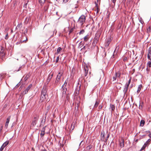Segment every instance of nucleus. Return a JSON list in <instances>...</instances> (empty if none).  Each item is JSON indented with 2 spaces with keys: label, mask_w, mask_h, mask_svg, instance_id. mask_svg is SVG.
I'll return each mask as SVG.
<instances>
[{
  "label": "nucleus",
  "mask_w": 151,
  "mask_h": 151,
  "mask_svg": "<svg viewBox=\"0 0 151 151\" xmlns=\"http://www.w3.org/2000/svg\"><path fill=\"white\" fill-rule=\"evenodd\" d=\"M86 17L85 15H82L79 18L78 21V23L81 26H82L83 24L85 22Z\"/></svg>",
  "instance_id": "1"
},
{
  "label": "nucleus",
  "mask_w": 151,
  "mask_h": 151,
  "mask_svg": "<svg viewBox=\"0 0 151 151\" xmlns=\"http://www.w3.org/2000/svg\"><path fill=\"white\" fill-rule=\"evenodd\" d=\"M100 34L99 33L96 34L94 39L93 42L94 44H96L98 41L100 37Z\"/></svg>",
  "instance_id": "2"
},
{
  "label": "nucleus",
  "mask_w": 151,
  "mask_h": 151,
  "mask_svg": "<svg viewBox=\"0 0 151 151\" xmlns=\"http://www.w3.org/2000/svg\"><path fill=\"white\" fill-rule=\"evenodd\" d=\"M32 85L31 84H30L26 89L23 91L22 93L23 95H25L27 93L28 91L32 87Z\"/></svg>",
  "instance_id": "3"
},
{
  "label": "nucleus",
  "mask_w": 151,
  "mask_h": 151,
  "mask_svg": "<svg viewBox=\"0 0 151 151\" xmlns=\"http://www.w3.org/2000/svg\"><path fill=\"white\" fill-rule=\"evenodd\" d=\"M47 96H48L47 94H41L40 99V100L42 102L46 101Z\"/></svg>",
  "instance_id": "4"
},
{
  "label": "nucleus",
  "mask_w": 151,
  "mask_h": 151,
  "mask_svg": "<svg viewBox=\"0 0 151 151\" xmlns=\"http://www.w3.org/2000/svg\"><path fill=\"white\" fill-rule=\"evenodd\" d=\"M0 52V55L1 57V58H3L5 57V53L4 52V48L3 47H1Z\"/></svg>",
  "instance_id": "5"
},
{
  "label": "nucleus",
  "mask_w": 151,
  "mask_h": 151,
  "mask_svg": "<svg viewBox=\"0 0 151 151\" xmlns=\"http://www.w3.org/2000/svg\"><path fill=\"white\" fill-rule=\"evenodd\" d=\"M62 97L65 98L67 91V88L65 87H62Z\"/></svg>",
  "instance_id": "6"
},
{
  "label": "nucleus",
  "mask_w": 151,
  "mask_h": 151,
  "mask_svg": "<svg viewBox=\"0 0 151 151\" xmlns=\"http://www.w3.org/2000/svg\"><path fill=\"white\" fill-rule=\"evenodd\" d=\"M151 141V139H149L145 143L144 145L141 148L140 150L141 151L142 150H144L146 147L148 145L149 143Z\"/></svg>",
  "instance_id": "7"
},
{
  "label": "nucleus",
  "mask_w": 151,
  "mask_h": 151,
  "mask_svg": "<svg viewBox=\"0 0 151 151\" xmlns=\"http://www.w3.org/2000/svg\"><path fill=\"white\" fill-rule=\"evenodd\" d=\"M47 88L46 86H44L42 88L41 94H47Z\"/></svg>",
  "instance_id": "8"
},
{
  "label": "nucleus",
  "mask_w": 151,
  "mask_h": 151,
  "mask_svg": "<svg viewBox=\"0 0 151 151\" xmlns=\"http://www.w3.org/2000/svg\"><path fill=\"white\" fill-rule=\"evenodd\" d=\"M120 146L121 147H123L124 146V139L123 137L121 138V141H119Z\"/></svg>",
  "instance_id": "9"
},
{
  "label": "nucleus",
  "mask_w": 151,
  "mask_h": 151,
  "mask_svg": "<svg viewBox=\"0 0 151 151\" xmlns=\"http://www.w3.org/2000/svg\"><path fill=\"white\" fill-rule=\"evenodd\" d=\"M84 76H87L88 72V68L87 66H85L84 67Z\"/></svg>",
  "instance_id": "10"
},
{
  "label": "nucleus",
  "mask_w": 151,
  "mask_h": 151,
  "mask_svg": "<svg viewBox=\"0 0 151 151\" xmlns=\"http://www.w3.org/2000/svg\"><path fill=\"white\" fill-rule=\"evenodd\" d=\"M11 116H9L6 119V121L5 124V127L7 128L8 127V124L10 119Z\"/></svg>",
  "instance_id": "11"
},
{
  "label": "nucleus",
  "mask_w": 151,
  "mask_h": 151,
  "mask_svg": "<svg viewBox=\"0 0 151 151\" xmlns=\"http://www.w3.org/2000/svg\"><path fill=\"white\" fill-rule=\"evenodd\" d=\"M36 122L35 120H33L30 126V129H32L34 126L36 125Z\"/></svg>",
  "instance_id": "12"
},
{
  "label": "nucleus",
  "mask_w": 151,
  "mask_h": 151,
  "mask_svg": "<svg viewBox=\"0 0 151 151\" xmlns=\"http://www.w3.org/2000/svg\"><path fill=\"white\" fill-rule=\"evenodd\" d=\"M79 103H76L75 106V111L76 113H77V111H78L79 109Z\"/></svg>",
  "instance_id": "13"
},
{
  "label": "nucleus",
  "mask_w": 151,
  "mask_h": 151,
  "mask_svg": "<svg viewBox=\"0 0 151 151\" xmlns=\"http://www.w3.org/2000/svg\"><path fill=\"white\" fill-rule=\"evenodd\" d=\"M101 140L104 141V139L105 136V133L104 131H102L101 133Z\"/></svg>",
  "instance_id": "14"
},
{
  "label": "nucleus",
  "mask_w": 151,
  "mask_h": 151,
  "mask_svg": "<svg viewBox=\"0 0 151 151\" xmlns=\"http://www.w3.org/2000/svg\"><path fill=\"white\" fill-rule=\"evenodd\" d=\"M115 106L114 105L110 104V108H109V109L111 110V112L112 113L113 111L115 109Z\"/></svg>",
  "instance_id": "15"
},
{
  "label": "nucleus",
  "mask_w": 151,
  "mask_h": 151,
  "mask_svg": "<svg viewBox=\"0 0 151 151\" xmlns=\"http://www.w3.org/2000/svg\"><path fill=\"white\" fill-rule=\"evenodd\" d=\"M45 128L44 127H43L42 128L41 133H40V136L41 137H42L44 136V134H45Z\"/></svg>",
  "instance_id": "16"
},
{
  "label": "nucleus",
  "mask_w": 151,
  "mask_h": 151,
  "mask_svg": "<svg viewBox=\"0 0 151 151\" xmlns=\"http://www.w3.org/2000/svg\"><path fill=\"white\" fill-rule=\"evenodd\" d=\"M90 37L89 35H87L83 38L84 41L85 42L87 41L89 39Z\"/></svg>",
  "instance_id": "17"
},
{
  "label": "nucleus",
  "mask_w": 151,
  "mask_h": 151,
  "mask_svg": "<svg viewBox=\"0 0 151 151\" xmlns=\"http://www.w3.org/2000/svg\"><path fill=\"white\" fill-rule=\"evenodd\" d=\"M62 75V73L61 72H59L57 76L56 79H58V80H60Z\"/></svg>",
  "instance_id": "18"
},
{
  "label": "nucleus",
  "mask_w": 151,
  "mask_h": 151,
  "mask_svg": "<svg viewBox=\"0 0 151 151\" xmlns=\"http://www.w3.org/2000/svg\"><path fill=\"white\" fill-rule=\"evenodd\" d=\"M122 86V84L120 83H117L116 85V87L117 89L120 90L121 88V87Z\"/></svg>",
  "instance_id": "19"
},
{
  "label": "nucleus",
  "mask_w": 151,
  "mask_h": 151,
  "mask_svg": "<svg viewBox=\"0 0 151 151\" xmlns=\"http://www.w3.org/2000/svg\"><path fill=\"white\" fill-rule=\"evenodd\" d=\"M22 23H21L19 24L16 27V29H20L22 27Z\"/></svg>",
  "instance_id": "20"
},
{
  "label": "nucleus",
  "mask_w": 151,
  "mask_h": 151,
  "mask_svg": "<svg viewBox=\"0 0 151 151\" xmlns=\"http://www.w3.org/2000/svg\"><path fill=\"white\" fill-rule=\"evenodd\" d=\"M99 102H100V101H98V100H96V101L95 102V104L94 106V107L96 108V107H97V106H98V105H99Z\"/></svg>",
  "instance_id": "21"
},
{
  "label": "nucleus",
  "mask_w": 151,
  "mask_h": 151,
  "mask_svg": "<svg viewBox=\"0 0 151 151\" xmlns=\"http://www.w3.org/2000/svg\"><path fill=\"white\" fill-rule=\"evenodd\" d=\"M27 41V38H26V40H20V41L17 42V43L16 44H17V45H18V44H21V43H23V42H26V41Z\"/></svg>",
  "instance_id": "22"
},
{
  "label": "nucleus",
  "mask_w": 151,
  "mask_h": 151,
  "mask_svg": "<svg viewBox=\"0 0 151 151\" xmlns=\"http://www.w3.org/2000/svg\"><path fill=\"white\" fill-rule=\"evenodd\" d=\"M53 74H54L53 72L51 74V73L48 76L47 78L51 80V79L53 77Z\"/></svg>",
  "instance_id": "23"
},
{
  "label": "nucleus",
  "mask_w": 151,
  "mask_h": 151,
  "mask_svg": "<svg viewBox=\"0 0 151 151\" xmlns=\"http://www.w3.org/2000/svg\"><path fill=\"white\" fill-rule=\"evenodd\" d=\"M50 81V80L47 78L46 80V81L44 83L45 85L44 86H46V87H47V86L48 84L49 83Z\"/></svg>",
  "instance_id": "24"
},
{
  "label": "nucleus",
  "mask_w": 151,
  "mask_h": 151,
  "mask_svg": "<svg viewBox=\"0 0 151 151\" xmlns=\"http://www.w3.org/2000/svg\"><path fill=\"white\" fill-rule=\"evenodd\" d=\"M46 0H39V2L41 5H42L45 2Z\"/></svg>",
  "instance_id": "25"
},
{
  "label": "nucleus",
  "mask_w": 151,
  "mask_h": 151,
  "mask_svg": "<svg viewBox=\"0 0 151 151\" xmlns=\"http://www.w3.org/2000/svg\"><path fill=\"white\" fill-rule=\"evenodd\" d=\"M142 86L141 84H140L138 86L137 90V92L138 93H139L141 89Z\"/></svg>",
  "instance_id": "26"
},
{
  "label": "nucleus",
  "mask_w": 151,
  "mask_h": 151,
  "mask_svg": "<svg viewBox=\"0 0 151 151\" xmlns=\"http://www.w3.org/2000/svg\"><path fill=\"white\" fill-rule=\"evenodd\" d=\"M145 123V121L144 120H142L140 121V125L141 126L143 127Z\"/></svg>",
  "instance_id": "27"
},
{
  "label": "nucleus",
  "mask_w": 151,
  "mask_h": 151,
  "mask_svg": "<svg viewBox=\"0 0 151 151\" xmlns=\"http://www.w3.org/2000/svg\"><path fill=\"white\" fill-rule=\"evenodd\" d=\"M115 76L116 77L119 78L120 77L121 73L119 72H116L115 73Z\"/></svg>",
  "instance_id": "28"
},
{
  "label": "nucleus",
  "mask_w": 151,
  "mask_h": 151,
  "mask_svg": "<svg viewBox=\"0 0 151 151\" xmlns=\"http://www.w3.org/2000/svg\"><path fill=\"white\" fill-rule=\"evenodd\" d=\"M9 143V141H6L5 142L3 145H2L4 147H5L6 145H7Z\"/></svg>",
  "instance_id": "29"
},
{
  "label": "nucleus",
  "mask_w": 151,
  "mask_h": 151,
  "mask_svg": "<svg viewBox=\"0 0 151 151\" xmlns=\"http://www.w3.org/2000/svg\"><path fill=\"white\" fill-rule=\"evenodd\" d=\"M143 106V102L141 103H140L139 108L140 109H142Z\"/></svg>",
  "instance_id": "30"
},
{
  "label": "nucleus",
  "mask_w": 151,
  "mask_h": 151,
  "mask_svg": "<svg viewBox=\"0 0 151 151\" xmlns=\"http://www.w3.org/2000/svg\"><path fill=\"white\" fill-rule=\"evenodd\" d=\"M111 37L109 38L107 40V44L108 46L109 45V44L111 42Z\"/></svg>",
  "instance_id": "31"
},
{
  "label": "nucleus",
  "mask_w": 151,
  "mask_h": 151,
  "mask_svg": "<svg viewBox=\"0 0 151 151\" xmlns=\"http://www.w3.org/2000/svg\"><path fill=\"white\" fill-rule=\"evenodd\" d=\"M50 105L48 106L47 108H46L45 109V111H46V113H47L48 111H49V110L50 109Z\"/></svg>",
  "instance_id": "32"
},
{
  "label": "nucleus",
  "mask_w": 151,
  "mask_h": 151,
  "mask_svg": "<svg viewBox=\"0 0 151 151\" xmlns=\"http://www.w3.org/2000/svg\"><path fill=\"white\" fill-rule=\"evenodd\" d=\"M92 146L91 145H90L87 146L86 147V148L87 150H89L91 149L92 148Z\"/></svg>",
  "instance_id": "33"
},
{
  "label": "nucleus",
  "mask_w": 151,
  "mask_h": 151,
  "mask_svg": "<svg viewBox=\"0 0 151 151\" xmlns=\"http://www.w3.org/2000/svg\"><path fill=\"white\" fill-rule=\"evenodd\" d=\"M113 4H112V6L113 7H114L115 6V3L116 1V0H111Z\"/></svg>",
  "instance_id": "34"
},
{
  "label": "nucleus",
  "mask_w": 151,
  "mask_h": 151,
  "mask_svg": "<svg viewBox=\"0 0 151 151\" xmlns=\"http://www.w3.org/2000/svg\"><path fill=\"white\" fill-rule=\"evenodd\" d=\"M75 127H74V126H73L71 125L70 127V132H72L73 131L75 128Z\"/></svg>",
  "instance_id": "35"
},
{
  "label": "nucleus",
  "mask_w": 151,
  "mask_h": 151,
  "mask_svg": "<svg viewBox=\"0 0 151 151\" xmlns=\"http://www.w3.org/2000/svg\"><path fill=\"white\" fill-rule=\"evenodd\" d=\"M85 32V30L84 29H82L80 32L79 33V35H81V34H83Z\"/></svg>",
  "instance_id": "36"
},
{
  "label": "nucleus",
  "mask_w": 151,
  "mask_h": 151,
  "mask_svg": "<svg viewBox=\"0 0 151 151\" xmlns=\"http://www.w3.org/2000/svg\"><path fill=\"white\" fill-rule=\"evenodd\" d=\"M24 67V65H22V66L19 68L18 70H15V71H18L20 70H21L22 68H23Z\"/></svg>",
  "instance_id": "37"
},
{
  "label": "nucleus",
  "mask_w": 151,
  "mask_h": 151,
  "mask_svg": "<svg viewBox=\"0 0 151 151\" xmlns=\"http://www.w3.org/2000/svg\"><path fill=\"white\" fill-rule=\"evenodd\" d=\"M147 58L151 61V53H148Z\"/></svg>",
  "instance_id": "38"
},
{
  "label": "nucleus",
  "mask_w": 151,
  "mask_h": 151,
  "mask_svg": "<svg viewBox=\"0 0 151 151\" xmlns=\"http://www.w3.org/2000/svg\"><path fill=\"white\" fill-rule=\"evenodd\" d=\"M62 48L60 47H58L57 49V52L59 53L61 50Z\"/></svg>",
  "instance_id": "39"
},
{
  "label": "nucleus",
  "mask_w": 151,
  "mask_h": 151,
  "mask_svg": "<svg viewBox=\"0 0 151 151\" xmlns=\"http://www.w3.org/2000/svg\"><path fill=\"white\" fill-rule=\"evenodd\" d=\"M131 78H130L129 80L128 81V82L126 84V85L127 86V87H129V84L131 82Z\"/></svg>",
  "instance_id": "40"
},
{
  "label": "nucleus",
  "mask_w": 151,
  "mask_h": 151,
  "mask_svg": "<svg viewBox=\"0 0 151 151\" xmlns=\"http://www.w3.org/2000/svg\"><path fill=\"white\" fill-rule=\"evenodd\" d=\"M102 107V105L101 104L98 107L99 109L98 110V111H100V110L101 109Z\"/></svg>",
  "instance_id": "41"
},
{
  "label": "nucleus",
  "mask_w": 151,
  "mask_h": 151,
  "mask_svg": "<svg viewBox=\"0 0 151 151\" xmlns=\"http://www.w3.org/2000/svg\"><path fill=\"white\" fill-rule=\"evenodd\" d=\"M76 121L75 122H73L72 124H71V125L72 126H74V127H75V126L76 124Z\"/></svg>",
  "instance_id": "42"
},
{
  "label": "nucleus",
  "mask_w": 151,
  "mask_h": 151,
  "mask_svg": "<svg viewBox=\"0 0 151 151\" xmlns=\"http://www.w3.org/2000/svg\"><path fill=\"white\" fill-rule=\"evenodd\" d=\"M59 81L60 80H58V79L56 78L55 84V85H57L59 82Z\"/></svg>",
  "instance_id": "43"
},
{
  "label": "nucleus",
  "mask_w": 151,
  "mask_h": 151,
  "mask_svg": "<svg viewBox=\"0 0 151 151\" xmlns=\"http://www.w3.org/2000/svg\"><path fill=\"white\" fill-rule=\"evenodd\" d=\"M69 99H70V97H69V94H68L67 95V96L66 97V99L68 101L69 100Z\"/></svg>",
  "instance_id": "44"
},
{
  "label": "nucleus",
  "mask_w": 151,
  "mask_h": 151,
  "mask_svg": "<svg viewBox=\"0 0 151 151\" xmlns=\"http://www.w3.org/2000/svg\"><path fill=\"white\" fill-rule=\"evenodd\" d=\"M67 83V82L65 81L63 84V85L62 86V87H66Z\"/></svg>",
  "instance_id": "45"
},
{
  "label": "nucleus",
  "mask_w": 151,
  "mask_h": 151,
  "mask_svg": "<svg viewBox=\"0 0 151 151\" xmlns=\"http://www.w3.org/2000/svg\"><path fill=\"white\" fill-rule=\"evenodd\" d=\"M109 136H110L109 134H108L107 137H106V138L105 139V142H106L107 141L109 137Z\"/></svg>",
  "instance_id": "46"
},
{
  "label": "nucleus",
  "mask_w": 151,
  "mask_h": 151,
  "mask_svg": "<svg viewBox=\"0 0 151 151\" xmlns=\"http://www.w3.org/2000/svg\"><path fill=\"white\" fill-rule=\"evenodd\" d=\"M38 119V117L37 116H35L34 117V119L33 120H35V122H36L37 120V119Z\"/></svg>",
  "instance_id": "47"
},
{
  "label": "nucleus",
  "mask_w": 151,
  "mask_h": 151,
  "mask_svg": "<svg viewBox=\"0 0 151 151\" xmlns=\"http://www.w3.org/2000/svg\"><path fill=\"white\" fill-rule=\"evenodd\" d=\"M148 53H151V46L150 47L149 49Z\"/></svg>",
  "instance_id": "48"
},
{
  "label": "nucleus",
  "mask_w": 151,
  "mask_h": 151,
  "mask_svg": "<svg viewBox=\"0 0 151 151\" xmlns=\"http://www.w3.org/2000/svg\"><path fill=\"white\" fill-rule=\"evenodd\" d=\"M29 76L28 75L26 76L24 78V81H26L28 79V78H29Z\"/></svg>",
  "instance_id": "49"
},
{
  "label": "nucleus",
  "mask_w": 151,
  "mask_h": 151,
  "mask_svg": "<svg viewBox=\"0 0 151 151\" xmlns=\"http://www.w3.org/2000/svg\"><path fill=\"white\" fill-rule=\"evenodd\" d=\"M84 44L82 43V41L81 42L79 43V46H81V47Z\"/></svg>",
  "instance_id": "50"
},
{
  "label": "nucleus",
  "mask_w": 151,
  "mask_h": 151,
  "mask_svg": "<svg viewBox=\"0 0 151 151\" xmlns=\"http://www.w3.org/2000/svg\"><path fill=\"white\" fill-rule=\"evenodd\" d=\"M4 147L2 145L1 147V148H0V151H2L3 150Z\"/></svg>",
  "instance_id": "51"
},
{
  "label": "nucleus",
  "mask_w": 151,
  "mask_h": 151,
  "mask_svg": "<svg viewBox=\"0 0 151 151\" xmlns=\"http://www.w3.org/2000/svg\"><path fill=\"white\" fill-rule=\"evenodd\" d=\"M148 65L149 67H151V62L149 61L148 63Z\"/></svg>",
  "instance_id": "52"
},
{
  "label": "nucleus",
  "mask_w": 151,
  "mask_h": 151,
  "mask_svg": "<svg viewBox=\"0 0 151 151\" xmlns=\"http://www.w3.org/2000/svg\"><path fill=\"white\" fill-rule=\"evenodd\" d=\"M59 56H58L57 57V58H56V63H57L58 61H59Z\"/></svg>",
  "instance_id": "53"
},
{
  "label": "nucleus",
  "mask_w": 151,
  "mask_h": 151,
  "mask_svg": "<svg viewBox=\"0 0 151 151\" xmlns=\"http://www.w3.org/2000/svg\"><path fill=\"white\" fill-rule=\"evenodd\" d=\"M127 90L125 89V88L123 90V92L124 93V94H125L127 92Z\"/></svg>",
  "instance_id": "54"
},
{
  "label": "nucleus",
  "mask_w": 151,
  "mask_h": 151,
  "mask_svg": "<svg viewBox=\"0 0 151 151\" xmlns=\"http://www.w3.org/2000/svg\"><path fill=\"white\" fill-rule=\"evenodd\" d=\"M150 27H149L147 29V31L149 32H150Z\"/></svg>",
  "instance_id": "55"
},
{
  "label": "nucleus",
  "mask_w": 151,
  "mask_h": 151,
  "mask_svg": "<svg viewBox=\"0 0 151 151\" xmlns=\"http://www.w3.org/2000/svg\"><path fill=\"white\" fill-rule=\"evenodd\" d=\"M8 38V34L7 33L5 36V39L7 40Z\"/></svg>",
  "instance_id": "56"
},
{
  "label": "nucleus",
  "mask_w": 151,
  "mask_h": 151,
  "mask_svg": "<svg viewBox=\"0 0 151 151\" xmlns=\"http://www.w3.org/2000/svg\"><path fill=\"white\" fill-rule=\"evenodd\" d=\"M116 77L115 76H114L113 77V81L115 80L116 79Z\"/></svg>",
  "instance_id": "57"
},
{
  "label": "nucleus",
  "mask_w": 151,
  "mask_h": 151,
  "mask_svg": "<svg viewBox=\"0 0 151 151\" xmlns=\"http://www.w3.org/2000/svg\"><path fill=\"white\" fill-rule=\"evenodd\" d=\"M116 52V49H115L114 52V53L113 55L112 56V57H113V58H114V55L115 54V53Z\"/></svg>",
  "instance_id": "58"
},
{
  "label": "nucleus",
  "mask_w": 151,
  "mask_h": 151,
  "mask_svg": "<svg viewBox=\"0 0 151 151\" xmlns=\"http://www.w3.org/2000/svg\"><path fill=\"white\" fill-rule=\"evenodd\" d=\"M69 0H63V2L64 3H66Z\"/></svg>",
  "instance_id": "59"
},
{
  "label": "nucleus",
  "mask_w": 151,
  "mask_h": 151,
  "mask_svg": "<svg viewBox=\"0 0 151 151\" xmlns=\"http://www.w3.org/2000/svg\"><path fill=\"white\" fill-rule=\"evenodd\" d=\"M96 11H97V13H98L99 12V9L98 8V7H97V8H96Z\"/></svg>",
  "instance_id": "60"
},
{
  "label": "nucleus",
  "mask_w": 151,
  "mask_h": 151,
  "mask_svg": "<svg viewBox=\"0 0 151 151\" xmlns=\"http://www.w3.org/2000/svg\"><path fill=\"white\" fill-rule=\"evenodd\" d=\"M2 127H1L0 128V135H1V131H2Z\"/></svg>",
  "instance_id": "61"
},
{
  "label": "nucleus",
  "mask_w": 151,
  "mask_h": 151,
  "mask_svg": "<svg viewBox=\"0 0 151 151\" xmlns=\"http://www.w3.org/2000/svg\"><path fill=\"white\" fill-rule=\"evenodd\" d=\"M83 142V141H82L80 143V144H79V146H80V147H81V145L82 143Z\"/></svg>",
  "instance_id": "62"
},
{
  "label": "nucleus",
  "mask_w": 151,
  "mask_h": 151,
  "mask_svg": "<svg viewBox=\"0 0 151 151\" xmlns=\"http://www.w3.org/2000/svg\"><path fill=\"white\" fill-rule=\"evenodd\" d=\"M95 3H96V7L97 8V7H98V4L97 3H96V2H95Z\"/></svg>",
  "instance_id": "63"
},
{
  "label": "nucleus",
  "mask_w": 151,
  "mask_h": 151,
  "mask_svg": "<svg viewBox=\"0 0 151 151\" xmlns=\"http://www.w3.org/2000/svg\"><path fill=\"white\" fill-rule=\"evenodd\" d=\"M19 84H18L17 85H16L15 87L17 88L19 86Z\"/></svg>",
  "instance_id": "64"
}]
</instances>
